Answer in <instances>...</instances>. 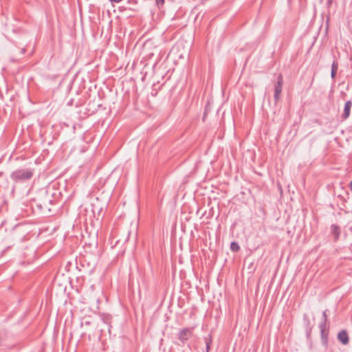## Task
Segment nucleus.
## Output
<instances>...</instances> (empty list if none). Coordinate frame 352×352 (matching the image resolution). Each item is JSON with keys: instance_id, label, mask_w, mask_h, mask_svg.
I'll list each match as a JSON object with an SVG mask.
<instances>
[{"instance_id": "nucleus-2", "label": "nucleus", "mask_w": 352, "mask_h": 352, "mask_svg": "<svg viewBox=\"0 0 352 352\" xmlns=\"http://www.w3.org/2000/svg\"><path fill=\"white\" fill-rule=\"evenodd\" d=\"M283 76L281 74H279L278 76V81L274 88V100L276 102L278 101L280 97V94L282 92L283 87Z\"/></svg>"}, {"instance_id": "nucleus-7", "label": "nucleus", "mask_w": 352, "mask_h": 352, "mask_svg": "<svg viewBox=\"0 0 352 352\" xmlns=\"http://www.w3.org/2000/svg\"><path fill=\"white\" fill-rule=\"evenodd\" d=\"M230 249L234 252H236L239 250V246L236 242H232L230 245Z\"/></svg>"}, {"instance_id": "nucleus-14", "label": "nucleus", "mask_w": 352, "mask_h": 352, "mask_svg": "<svg viewBox=\"0 0 352 352\" xmlns=\"http://www.w3.org/2000/svg\"><path fill=\"white\" fill-rule=\"evenodd\" d=\"M332 0H329V3H331Z\"/></svg>"}, {"instance_id": "nucleus-9", "label": "nucleus", "mask_w": 352, "mask_h": 352, "mask_svg": "<svg viewBox=\"0 0 352 352\" xmlns=\"http://www.w3.org/2000/svg\"><path fill=\"white\" fill-rule=\"evenodd\" d=\"M112 3H118L120 2H121L122 0H109Z\"/></svg>"}, {"instance_id": "nucleus-3", "label": "nucleus", "mask_w": 352, "mask_h": 352, "mask_svg": "<svg viewBox=\"0 0 352 352\" xmlns=\"http://www.w3.org/2000/svg\"><path fill=\"white\" fill-rule=\"evenodd\" d=\"M192 330L190 329H184L180 331L179 333V339L182 342L187 340L190 337L192 336Z\"/></svg>"}, {"instance_id": "nucleus-8", "label": "nucleus", "mask_w": 352, "mask_h": 352, "mask_svg": "<svg viewBox=\"0 0 352 352\" xmlns=\"http://www.w3.org/2000/svg\"><path fill=\"white\" fill-rule=\"evenodd\" d=\"M156 1V3L157 5H160V4H163L164 3V0H155Z\"/></svg>"}, {"instance_id": "nucleus-10", "label": "nucleus", "mask_w": 352, "mask_h": 352, "mask_svg": "<svg viewBox=\"0 0 352 352\" xmlns=\"http://www.w3.org/2000/svg\"><path fill=\"white\" fill-rule=\"evenodd\" d=\"M323 318H324V320H326V319H327V314H326V311H324V312H323Z\"/></svg>"}, {"instance_id": "nucleus-11", "label": "nucleus", "mask_w": 352, "mask_h": 352, "mask_svg": "<svg viewBox=\"0 0 352 352\" xmlns=\"http://www.w3.org/2000/svg\"><path fill=\"white\" fill-rule=\"evenodd\" d=\"M332 228L333 229L334 232H336V230L338 229L337 226H332Z\"/></svg>"}, {"instance_id": "nucleus-5", "label": "nucleus", "mask_w": 352, "mask_h": 352, "mask_svg": "<svg viewBox=\"0 0 352 352\" xmlns=\"http://www.w3.org/2000/svg\"><path fill=\"white\" fill-rule=\"evenodd\" d=\"M351 106H352V102L351 100L346 102V103L344 104V113L342 115V118L344 119L348 118L349 116H350Z\"/></svg>"}, {"instance_id": "nucleus-1", "label": "nucleus", "mask_w": 352, "mask_h": 352, "mask_svg": "<svg viewBox=\"0 0 352 352\" xmlns=\"http://www.w3.org/2000/svg\"><path fill=\"white\" fill-rule=\"evenodd\" d=\"M32 175L30 170L20 169L14 171L11 175V178L14 182L24 181L30 179Z\"/></svg>"}, {"instance_id": "nucleus-12", "label": "nucleus", "mask_w": 352, "mask_h": 352, "mask_svg": "<svg viewBox=\"0 0 352 352\" xmlns=\"http://www.w3.org/2000/svg\"><path fill=\"white\" fill-rule=\"evenodd\" d=\"M349 187L350 189L352 190V181L350 182Z\"/></svg>"}, {"instance_id": "nucleus-13", "label": "nucleus", "mask_w": 352, "mask_h": 352, "mask_svg": "<svg viewBox=\"0 0 352 352\" xmlns=\"http://www.w3.org/2000/svg\"><path fill=\"white\" fill-rule=\"evenodd\" d=\"M209 346L207 344V351H208Z\"/></svg>"}, {"instance_id": "nucleus-4", "label": "nucleus", "mask_w": 352, "mask_h": 352, "mask_svg": "<svg viewBox=\"0 0 352 352\" xmlns=\"http://www.w3.org/2000/svg\"><path fill=\"white\" fill-rule=\"evenodd\" d=\"M338 339L342 344H346L349 342L347 332L344 330L341 331L338 335Z\"/></svg>"}, {"instance_id": "nucleus-6", "label": "nucleus", "mask_w": 352, "mask_h": 352, "mask_svg": "<svg viewBox=\"0 0 352 352\" xmlns=\"http://www.w3.org/2000/svg\"><path fill=\"white\" fill-rule=\"evenodd\" d=\"M338 69V64L335 61L332 63L331 76L332 78H335Z\"/></svg>"}]
</instances>
